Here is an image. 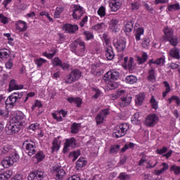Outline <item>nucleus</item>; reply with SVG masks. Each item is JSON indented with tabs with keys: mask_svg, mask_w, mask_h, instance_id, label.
Returning <instances> with one entry per match:
<instances>
[{
	"mask_svg": "<svg viewBox=\"0 0 180 180\" xmlns=\"http://www.w3.org/2000/svg\"><path fill=\"white\" fill-rule=\"evenodd\" d=\"M82 75V72L79 70L75 69L71 71L70 74L67 76V79L65 80V84H72V82H75V81H78L81 76Z\"/></svg>",
	"mask_w": 180,
	"mask_h": 180,
	"instance_id": "obj_6",
	"label": "nucleus"
},
{
	"mask_svg": "<svg viewBox=\"0 0 180 180\" xmlns=\"http://www.w3.org/2000/svg\"><path fill=\"white\" fill-rule=\"evenodd\" d=\"M84 36L86 37V40H91V39H94V34L89 31L84 32Z\"/></svg>",
	"mask_w": 180,
	"mask_h": 180,
	"instance_id": "obj_62",
	"label": "nucleus"
},
{
	"mask_svg": "<svg viewBox=\"0 0 180 180\" xmlns=\"http://www.w3.org/2000/svg\"><path fill=\"white\" fill-rule=\"evenodd\" d=\"M25 114H23L22 112H18L15 115L11 117L10 122L22 127L23 123H25Z\"/></svg>",
	"mask_w": 180,
	"mask_h": 180,
	"instance_id": "obj_8",
	"label": "nucleus"
},
{
	"mask_svg": "<svg viewBox=\"0 0 180 180\" xmlns=\"http://www.w3.org/2000/svg\"><path fill=\"white\" fill-rule=\"evenodd\" d=\"M152 64H156L157 65H164L165 64V58L162 57L158 59L149 60V65Z\"/></svg>",
	"mask_w": 180,
	"mask_h": 180,
	"instance_id": "obj_30",
	"label": "nucleus"
},
{
	"mask_svg": "<svg viewBox=\"0 0 180 180\" xmlns=\"http://www.w3.org/2000/svg\"><path fill=\"white\" fill-rule=\"evenodd\" d=\"M19 160V155L18 153H13L8 157H6L1 161V165L4 168H9Z\"/></svg>",
	"mask_w": 180,
	"mask_h": 180,
	"instance_id": "obj_3",
	"label": "nucleus"
},
{
	"mask_svg": "<svg viewBox=\"0 0 180 180\" xmlns=\"http://www.w3.org/2000/svg\"><path fill=\"white\" fill-rule=\"evenodd\" d=\"M163 85L165 88V91H163L162 96L163 98H165V96H167V94H169V92H171V86H169V83L167 81L163 82Z\"/></svg>",
	"mask_w": 180,
	"mask_h": 180,
	"instance_id": "obj_41",
	"label": "nucleus"
},
{
	"mask_svg": "<svg viewBox=\"0 0 180 180\" xmlns=\"http://www.w3.org/2000/svg\"><path fill=\"white\" fill-rule=\"evenodd\" d=\"M61 142L58 141V139H54L53 141V146H52V151H58L60 150V143Z\"/></svg>",
	"mask_w": 180,
	"mask_h": 180,
	"instance_id": "obj_43",
	"label": "nucleus"
},
{
	"mask_svg": "<svg viewBox=\"0 0 180 180\" xmlns=\"http://www.w3.org/2000/svg\"><path fill=\"white\" fill-rule=\"evenodd\" d=\"M140 113L136 112L135 113L133 117L131 118V122L134 124H140L141 123V121H140Z\"/></svg>",
	"mask_w": 180,
	"mask_h": 180,
	"instance_id": "obj_38",
	"label": "nucleus"
},
{
	"mask_svg": "<svg viewBox=\"0 0 180 180\" xmlns=\"http://www.w3.org/2000/svg\"><path fill=\"white\" fill-rule=\"evenodd\" d=\"M2 153L3 154H6V153H9V154H16V153L15 152V149H13V148H12V146L9 145V144H5L3 146L2 148Z\"/></svg>",
	"mask_w": 180,
	"mask_h": 180,
	"instance_id": "obj_24",
	"label": "nucleus"
},
{
	"mask_svg": "<svg viewBox=\"0 0 180 180\" xmlns=\"http://www.w3.org/2000/svg\"><path fill=\"white\" fill-rule=\"evenodd\" d=\"M131 30H133V22L128 21L124 27V32H125V33H130Z\"/></svg>",
	"mask_w": 180,
	"mask_h": 180,
	"instance_id": "obj_39",
	"label": "nucleus"
},
{
	"mask_svg": "<svg viewBox=\"0 0 180 180\" xmlns=\"http://www.w3.org/2000/svg\"><path fill=\"white\" fill-rule=\"evenodd\" d=\"M64 30L67 32V33H75L78 30V25H71V24H66L63 26Z\"/></svg>",
	"mask_w": 180,
	"mask_h": 180,
	"instance_id": "obj_22",
	"label": "nucleus"
},
{
	"mask_svg": "<svg viewBox=\"0 0 180 180\" xmlns=\"http://www.w3.org/2000/svg\"><path fill=\"white\" fill-rule=\"evenodd\" d=\"M11 56V51L8 49H2L0 50V58L5 60Z\"/></svg>",
	"mask_w": 180,
	"mask_h": 180,
	"instance_id": "obj_29",
	"label": "nucleus"
},
{
	"mask_svg": "<svg viewBox=\"0 0 180 180\" xmlns=\"http://www.w3.org/2000/svg\"><path fill=\"white\" fill-rule=\"evenodd\" d=\"M135 98L136 105H138V106H141V105H143V101H144L146 96L143 93H140L139 94L136 95Z\"/></svg>",
	"mask_w": 180,
	"mask_h": 180,
	"instance_id": "obj_27",
	"label": "nucleus"
},
{
	"mask_svg": "<svg viewBox=\"0 0 180 180\" xmlns=\"http://www.w3.org/2000/svg\"><path fill=\"white\" fill-rule=\"evenodd\" d=\"M12 176V171L8 170L5 172H0V180H8Z\"/></svg>",
	"mask_w": 180,
	"mask_h": 180,
	"instance_id": "obj_31",
	"label": "nucleus"
},
{
	"mask_svg": "<svg viewBox=\"0 0 180 180\" xmlns=\"http://www.w3.org/2000/svg\"><path fill=\"white\" fill-rule=\"evenodd\" d=\"M96 121L97 124H102L103 122L105 121V117L103 115H102V113H98L97 116L96 117Z\"/></svg>",
	"mask_w": 180,
	"mask_h": 180,
	"instance_id": "obj_50",
	"label": "nucleus"
},
{
	"mask_svg": "<svg viewBox=\"0 0 180 180\" xmlns=\"http://www.w3.org/2000/svg\"><path fill=\"white\" fill-rule=\"evenodd\" d=\"M150 103L153 108V109H158V101L155 100V98H154V96H151V98L150 100Z\"/></svg>",
	"mask_w": 180,
	"mask_h": 180,
	"instance_id": "obj_47",
	"label": "nucleus"
},
{
	"mask_svg": "<svg viewBox=\"0 0 180 180\" xmlns=\"http://www.w3.org/2000/svg\"><path fill=\"white\" fill-rule=\"evenodd\" d=\"M167 9L169 12H174V11H179L180 10V4H179V3H176L174 4H170L167 6Z\"/></svg>",
	"mask_w": 180,
	"mask_h": 180,
	"instance_id": "obj_36",
	"label": "nucleus"
},
{
	"mask_svg": "<svg viewBox=\"0 0 180 180\" xmlns=\"http://www.w3.org/2000/svg\"><path fill=\"white\" fill-rule=\"evenodd\" d=\"M18 99H19V94L17 93H13L6 100L5 103L6 106H15V103H16V101H18Z\"/></svg>",
	"mask_w": 180,
	"mask_h": 180,
	"instance_id": "obj_13",
	"label": "nucleus"
},
{
	"mask_svg": "<svg viewBox=\"0 0 180 180\" xmlns=\"http://www.w3.org/2000/svg\"><path fill=\"white\" fill-rule=\"evenodd\" d=\"M170 172H173V174H174V175H179V174H180V167L176 166L175 165H172L170 167Z\"/></svg>",
	"mask_w": 180,
	"mask_h": 180,
	"instance_id": "obj_46",
	"label": "nucleus"
},
{
	"mask_svg": "<svg viewBox=\"0 0 180 180\" xmlns=\"http://www.w3.org/2000/svg\"><path fill=\"white\" fill-rule=\"evenodd\" d=\"M115 47L118 51H123L126 49V41L123 39L117 40Z\"/></svg>",
	"mask_w": 180,
	"mask_h": 180,
	"instance_id": "obj_26",
	"label": "nucleus"
},
{
	"mask_svg": "<svg viewBox=\"0 0 180 180\" xmlns=\"http://www.w3.org/2000/svg\"><path fill=\"white\" fill-rule=\"evenodd\" d=\"M53 170L56 172L57 179H63V176H65V171L59 167H54Z\"/></svg>",
	"mask_w": 180,
	"mask_h": 180,
	"instance_id": "obj_23",
	"label": "nucleus"
},
{
	"mask_svg": "<svg viewBox=\"0 0 180 180\" xmlns=\"http://www.w3.org/2000/svg\"><path fill=\"white\" fill-rule=\"evenodd\" d=\"M109 6L112 12H117L122 6V1L120 0H112V1H109Z\"/></svg>",
	"mask_w": 180,
	"mask_h": 180,
	"instance_id": "obj_14",
	"label": "nucleus"
},
{
	"mask_svg": "<svg viewBox=\"0 0 180 180\" xmlns=\"http://www.w3.org/2000/svg\"><path fill=\"white\" fill-rule=\"evenodd\" d=\"M148 59V55L146 52H142L141 56H137V60L139 64H143V63H146Z\"/></svg>",
	"mask_w": 180,
	"mask_h": 180,
	"instance_id": "obj_35",
	"label": "nucleus"
},
{
	"mask_svg": "<svg viewBox=\"0 0 180 180\" xmlns=\"http://www.w3.org/2000/svg\"><path fill=\"white\" fill-rule=\"evenodd\" d=\"M94 29L97 32H103V29H105V23L101 22L97 24L94 27Z\"/></svg>",
	"mask_w": 180,
	"mask_h": 180,
	"instance_id": "obj_52",
	"label": "nucleus"
},
{
	"mask_svg": "<svg viewBox=\"0 0 180 180\" xmlns=\"http://www.w3.org/2000/svg\"><path fill=\"white\" fill-rule=\"evenodd\" d=\"M158 123V115L156 114H151L149 115L145 120V124L148 127H153L155 126Z\"/></svg>",
	"mask_w": 180,
	"mask_h": 180,
	"instance_id": "obj_11",
	"label": "nucleus"
},
{
	"mask_svg": "<svg viewBox=\"0 0 180 180\" xmlns=\"http://www.w3.org/2000/svg\"><path fill=\"white\" fill-rule=\"evenodd\" d=\"M134 147V143H129L124 145L123 148L121 149V153H124L127 150H129V148H133Z\"/></svg>",
	"mask_w": 180,
	"mask_h": 180,
	"instance_id": "obj_58",
	"label": "nucleus"
},
{
	"mask_svg": "<svg viewBox=\"0 0 180 180\" xmlns=\"http://www.w3.org/2000/svg\"><path fill=\"white\" fill-rule=\"evenodd\" d=\"M15 27L17 30H19L20 32H26L29 28V26H27V23L26 22L19 20L15 22Z\"/></svg>",
	"mask_w": 180,
	"mask_h": 180,
	"instance_id": "obj_16",
	"label": "nucleus"
},
{
	"mask_svg": "<svg viewBox=\"0 0 180 180\" xmlns=\"http://www.w3.org/2000/svg\"><path fill=\"white\" fill-rule=\"evenodd\" d=\"M46 63H47V60L44 58H37L35 60V64L39 68L41 67V65H43V64H46Z\"/></svg>",
	"mask_w": 180,
	"mask_h": 180,
	"instance_id": "obj_53",
	"label": "nucleus"
},
{
	"mask_svg": "<svg viewBox=\"0 0 180 180\" xmlns=\"http://www.w3.org/2000/svg\"><path fill=\"white\" fill-rule=\"evenodd\" d=\"M9 89L11 91H18L19 89H23V85L18 84L16 80L11 79L9 84Z\"/></svg>",
	"mask_w": 180,
	"mask_h": 180,
	"instance_id": "obj_21",
	"label": "nucleus"
},
{
	"mask_svg": "<svg viewBox=\"0 0 180 180\" xmlns=\"http://www.w3.org/2000/svg\"><path fill=\"white\" fill-rule=\"evenodd\" d=\"M133 58H130L129 60V58L125 57L123 60V67L124 68H131L133 67Z\"/></svg>",
	"mask_w": 180,
	"mask_h": 180,
	"instance_id": "obj_28",
	"label": "nucleus"
},
{
	"mask_svg": "<svg viewBox=\"0 0 180 180\" xmlns=\"http://www.w3.org/2000/svg\"><path fill=\"white\" fill-rule=\"evenodd\" d=\"M84 13L85 9H84V7L79 5L74 6L72 14L73 19H81V17H82Z\"/></svg>",
	"mask_w": 180,
	"mask_h": 180,
	"instance_id": "obj_9",
	"label": "nucleus"
},
{
	"mask_svg": "<svg viewBox=\"0 0 180 180\" xmlns=\"http://www.w3.org/2000/svg\"><path fill=\"white\" fill-rule=\"evenodd\" d=\"M157 76L155 75V70L150 69L148 70V81H155Z\"/></svg>",
	"mask_w": 180,
	"mask_h": 180,
	"instance_id": "obj_42",
	"label": "nucleus"
},
{
	"mask_svg": "<svg viewBox=\"0 0 180 180\" xmlns=\"http://www.w3.org/2000/svg\"><path fill=\"white\" fill-rule=\"evenodd\" d=\"M168 101L169 105L172 103L173 101H176V105H180V98L178 97V96H172L171 98H168Z\"/></svg>",
	"mask_w": 180,
	"mask_h": 180,
	"instance_id": "obj_54",
	"label": "nucleus"
},
{
	"mask_svg": "<svg viewBox=\"0 0 180 180\" xmlns=\"http://www.w3.org/2000/svg\"><path fill=\"white\" fill-rule=\"evenodd\" d=\"M120 150V146L119 145H114L112 146L110 148V153L111 154H115V153H117Z\"/></svg>",
	"mask_w": 180,
	"mask_h": 180,
	"instance_id": "obj_57",
	"label": "nucleus"
},
{
	"mask_svg": "<svg viewBox=\"0 0 180 180\" xmlns=\"http://www.w3.org/2000/svg\"><path fill=\"white\" fill-rule=\"evenodd\" d=\"M130 102H131V96L121 97V101L118 103V106L120 108H125V106L130 105Z\"/></svg>",
	"mask_w": 180,
	"mask_h": 180,
	"instance_id": "obj_20",
	"label": "nucleus"
},
{
	"mask_svg": "<svg viewBox=\"0 0 180 180\" xmlns=\"http://www.w3.org/2000/svg\"><path fill=\"white\" fill-rule=\"evenodd\" d=\"M160 169H155L154 171V174L155 175H161V174H164V172H165V171H168V169H169V165H168V163L167 162H162L160 165Z\"/></svg>",
	"mask_w": 180,
	"mask_h": 180,
	"instance_id": "obj_19",
	"label": "nucleus"
},
{
	"mask_svg": "<svg viewBox=\"0 0 180 180\" xmlns=\"http://www.w3.org/2000/svg\"><path fill=\"white\" fill-rule=\"evenodd\" d=\"M163 33L165 34V40L166 41H169L172 46H178V37L174 35V29L165 27L163 29Z\"/></svg>",
	"mask_w": 180,
	"mask_h": 180,
	"instance_id": "obj_2",
	"label": "nucleus"
},
{
	"mask_svg": "<svg viewBox=\"0 0 180 180\" xmlns=\"http://www.w3.org/2000/svg\"><path fill=\"white\" fill-rule=\"evenodd\" d=\"M68 101L70 102V103H72V102H75V103H77V106H81V103H82V100L80 98H74V97H69L68 98Z\"/></svg>",
	"mask_w": 180,
	"mask_h": 180,
	"instance_id": "obj_37",
	"label": "nucleus"
},
{
	"mask_svg": "<svg viewBox=\"0 0 180 180\" xmlns=\"http://www.w3.org/2000/svg\"><path fill=\"white\" fill-rule=\"evenodd\" d=\"M22 147L25 149L26 153L30 157L36 154V143H34V142L25 141L22 144Z\"/></svg>",
	"mask_w": 180,
	"mask_h": 180,
	"instance_id": "obj_7",
	"label": "nucleus"
},
{
	"mask_svg": "<svg viewBox=\"0 0 180 180\" xmlns=\"http://www.w3.org/2000/svg\"><path fill=\"white\" fill-rule=\"evenodd\" d=\"M62 63H63V61H61V60H60V58H58V57H56L52 60V64L55 67H60Z\"/></svg>",
	"mask_w": 180,
	"mask_h": 180,
	"instance_id": "obj_55",
	"label": "nucleus"
},
{
	"mask_svg": "<svg viewBox=\"0 0 180 180\" xmlns=\"http://www.w3.org/2000/svg\"><path fill=\"white\" fill-rule=\"evenodd\" d=\"M119 20L112 19L109 22V29L112 33H117L119 30Z\"/></svg>",
	"mask_w": 180,
	"mask_h": 180,
	"instance_id": "obj_15",
	"label": "nucleus"
},
{
	"mask_svg": "<svg viewBox=\"0 0 180 180\" xmlns=\"http://www.w3.org/2000/svg\"><path fill=\"white\" fill-rule=\"evenodd\" d=\"M80 126V124L73 123L71 126V133L73 134H77V133H78L79 131Z\"/></svg>",
	"mask_w": 180,
	"mask_h": 180,
	"instance_id": "obj_45",
	"label": "nucleus"
},
{
	"mask_svg": "<svg viewBox=\"0 0 180 180\" xmlns=\"http://www.w3.org/2000/svg\"><path fill=\"white\" fill-rule=\"evenodd\" d=\"M43 178H44V173L41 172H39L37 174L34 172H31L28 177V180H33V179H38V180H42Z\"/></svg>",
	"mask_w": 180,
	"mask_h": 180,
	"instance_id": "obj_17",
	"label": "nucleus"
},
{
	"mask_svg": "<svg viewBox=\"0 0 180 180\" xmlns=\"http://www.w3.org/2000/svg\"><path fill=\"white\" fill-rule=\"evenodd\" d=\"M77 144V141H75V138H70L66 139L65 143H64V148H63V153H68L70 148L75 147V145Z\"/></svg>",
	"mask_w": 180,
	"mask_h": 180,
	"instance_id": "obj_12",
	"label": "nucleus"
},
{
	"mask_svg": "<svg viewBox=\"0 0 180 180\" xmlns=\"http://www.w3.org/2000/svg\"><path fill=\"white\" fill-rule=\"evenodd\" d=\"M141 46L143 49H147L150 46V39L143 38L142 39Z\"/></svg>",
	"mask_w": 180,
	"mask_h": 180,
	"instance_id": "obj_56",
	"label": "nucleus"
},
{
	"mask_svg": "<svg viewBox=\"0 0 180 180\" xmlns=\"http://www.w3.org/2000/svg\"><path fill=\"white\" fill-rule=\"evenodd\" d=\"M4 37L7 38V40H8V44L11 46H13V38L11 37L10 33H4Z\"/></svg>",
	"mask_w": 180,
	"mask_h": 180,
	"instance_id": "obj_60",
	"label": "nucleus"
},
{
	"mask_svg": "<svg viewBox=\"0 0 180 180\" xmlns=\"http://www.w3.org/2000/svg\"><path fill=\"white\" fill-rule=\"evenodd\" d=\"M129 127L127 124H120V125L117 126L114 129L113 136L119 139L120 137H123L127 133V130H129Z\"/></svg>",
	"mask_w": 180,
	"mask_h": 180,
	"instance_id": "obj_4",
	"label": "nucleus"
},
{
	"mask_svg": "<svg viewBox=\"0 0 180 180\" xmlns=\"http://www.w3.org/2000/svg\"><path fill=\"white\" fill-rule=\"evenodd\" d=\"M63 11H64V8L62 6H58L54 13V18H56V19H58V18H60V15H61V13H63Z\"/></svg>",
	"mask_w": 180,
	"mask_h": 180,
	"instance_id": "obj_44",
	"label": "nucleus"
},
{
	"mask_svg": "<svg viewBox=\"0 0 180 180\" xmlns=\"http://www.w3.org/2000/svg\"><path fill=\"white\" fill-rule=\"evenodd\" d=\"M85 42L77 40L72 43L71 46V51L75 53L76 56H79V57H83L85 56Z\"/></svg>",
	"mask_w": 180,
	"mask_h": 180,
	"instance_id": "obj_1",
	"label": "nucleus"
},
{
	"mask_svg": "<svg viewBox=\"0 0 180 180\" xmlns=\"http://www.w3.org/2000/svg\"><path fill=\"white\" fill-rule=\"evenodd\" d=\"M35 157L38 161H43L46 158V155H44V153L42 151H40L36 154Z\"/></svg>",
	"mask_w": 180,
	"mask_h": 180,
	"instance_id": "obj_59",
	"label": "nucleus"
},
{
	"mask_svg": "<svg viewBox=\"0 0 180 180\" xmlns=\"http://www.w3.org/2000/svg\"><path fill=\"white\" fill-rule=\"evenodd\" d=\"M93 91L94 92V95H93L92 98L94 99H98L99 96H101V92L99 91V89L94 88Z\"/></svg>",
	"mask_w": 180,
	"mask_h": 180,
	"instance_id": "obj_63",
	"label": "nucleus"
},
{
	"mask_svg": "<svg viewBox=\"0 0 180 180\" xmlns=\"http://www.w3.org/2000/svg\"><path fill=\"white\" fill-rule=\"evenodd\" d=\"M105 57L108 60H113L115 57V53H113V49L112 47H108L105 49Z\"/></svg>",
	"mask_w": 180,
	"mask_h": 180,
	"instance_id": "obj_32",
	"label": "nucleus"
},
{
	"mask_svg": "<svg viewBox=\"0 0 180 180\" xmlns=\"http://www.w3.org/2000/svg\"><path fill=\"white\" fill-rule=\"evenodd\" d=\"M135 39L136 41L141 40V36L144 34V28L143 27H139L138 28H135Z\"/></svg>",
	"mask_w": 180,
	"mask_h": 180,
	"instance_id": "obj_25",
	"label": "nucleus"
},
{
	"mask_svg": "<svg viewBox=\"0 0 180 180\" xmlns=\"http://www.w3.org/2000/svg\"><path fill=\"white\" fill-rule=\"evenodd\" d=\"M141 4L139 1H134L131 4V11H138L140 8Z\"/></svg>",
	"mask_w": 180,
	"mask_h": 180,
	"instance_id": "obj_51",
	"label": "nucleus"
},
{
	"mask_svg": "<svg viewBox=\"0 0 180 180\" xmlns=\"http://www.w3.org/2000/svg\"><path fill=\"white\" fill-rule=\"evenodd\" d=\"M86 165V160L84 158H80L76 162V168L77 169H79L81 168H84Z\"/></svg>",
	"mask_w": 180,
	"mask_h": 180,
	"instance_id": "obj_33",
	"label": "nucleus"
},
{
	"mask_svg": "<svg viewBox=\"0 0 180 180\" xmlns=\"http://www.w3.org/2000/svg\"><path fill=\"white\" fill-rule=\"evenodd\" d=\"M119 77H120V73L118 71L112 70L105 74L103 79L106 84H110V82H115V81L118 79Z\"/></svg>",
	"mask_w": 180,
	"mask_h": 180,
	"instance_id": "obj_5",
	"label": "nucleus"
},
{
	"mask_svg": "<svg viewBox=\"0 0 180 180\" xmlns=\"http://www.w3.org/2000/svg\"><path fill=\"white\" fill-rule=\"evenodd\" d=\"M20 125L16 124L13 122H9L6 127V132L8 135L15 134L20 130Z\"/></svg>",
	"mask_w": 180,
	"mask_h": 180,
	"instance_id": "obj_10",
	"label": "nucleus"
},
{
	"mask_svg": "<svg viewBox=\"0 0 180 180\" xmlns=\"http://www.w3.org/2000/svg\"><path fill=\"white\" fill-rule=\"evenodd\" d=\"M130 178H131V176L130 174H127L126 172L120 173L118 176V179L120 180H130Z\"/></svg>",
	"mask_w": 180,
	"mask_h": 180,
	"instance_id": "obj_48",
	"label": "nucleus"
},
{
	"mask_svg": "<svg viewBox=\"0 0 180 180\" xmlns=\"http://www.w3.org/2000/svg\"><path fill=\"white\" fill-rule=\"evenodd\" d=\"M97 13L99 16H101V18L105 17L106 15V8L105 6H101L98 10Z\"/></svg>",
	"mask_w": 180,
	"mask_h": 180,
	"instance_id": "obj_49",
	"label": "nucleus"
},
{
	"mask_svg": "<svg viewBox=\"0 0 180 180\" xmlns=\"http://www.w3.org/2000/svg\"><path fill=\"white\" fill-rule=\"evenodd\" d=\"M91 72L94 75H96L97 77H101V75H102L103 73V70H102L101 68V66H99L98 65L94 64L91 65Z\"/></svg>",
	"mask_w": 180,
	"mask_h": 180,
	"instance_id": "obj_18",
	"label": "nucleus"
},
{
	"mask_svg": "<svg viewBox=\"0 0 180 180\" xmlns=\"http://www.w3.org/2000/svg\"><path fill=\"white\" fill-rule=\"evenodd\" d=\"M0 22L4 25H6L9 22V18L4 15V14H0Z\"/></svg>",
	"mask_w": 180,
	"mask_h": 180,
	"instance_id": "obj_61",
	"label": "nucleus"
},
{
	"mask_svg": "<svg viewBox=\"0 0 180 180\" xmlns=\"http://www.w3.org/2000/svg\"><path fill=\"white\" fill-rule=\"evenodd\" d=\"M169 56L176 60H179V49L178 48H174L169 51Z\"/></svg>",
	"mask_w": 180,
	"mask_h": 180,
	"instance_id": "obj_34",
	"label": "nucleus"
},
{
	"mask_svg": "<svg viewBox=\"0 0 180 180\" xmlns=\"http://www.w3.org/2000/svg\"><path fill=\"white\" fill-rule=\"evenodd\" d=\"M8 115H9V111H8L6 109H4V110L0 109V116H1V117H8Z\"/></svg>",
	"mask_w": 180,
	"mask_h": 180,
	"instance_id": "obj_64",
	"label": "nucleus"
},
{
	"mask_svg": "<svg viewBox=\"0 0 180 180\" xmlns=\"http://www.w3.org/2000/svg\"><path fill=\"white\" fill-rule=\"evenodd\" d=\"M125 82L127 84H130L131 85L136 84V82H137V77H134V75L127 76Z\"/></svg>",
	"mask_w": 180,
	"mask_h": 180,
	"instance_id": "obj_40",
	"label": "nucleus"
}]
</instances>
